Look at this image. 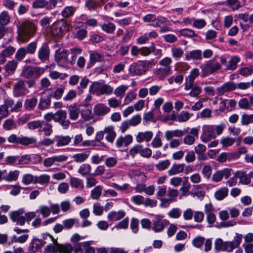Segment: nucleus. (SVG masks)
Segmentation results:
<instances>
[{
	"instance_id": "1",
	"label": "nucleus",
	"mask_w": 253,
	"mask_h": 253,
	"mask_svg": "<svg viewBox=\"0 0 253 253\" xmlns=\"http://www.w3.org/2000/svg\"><path fill=\"white\" fill-rule=\"evenodd\" d=\"M17 28V39L25 43L33 37L36 31V27L34 23L28 20L18 21L16 24Z\"/></svg>"
},
{
	"instance_id": "2",
	"label": "nucleus",
	"mask_w": 253,
	"mask_h": 253,
	"mask_svg": "<svg viewBox=\"0 0 253 253\" xmlns=\"http://www.w3.org/2000/svg\"><path fill=\"white\" fill-rule=\"evenodd\" d=\"M242 238V234L236 233L234 240L231 242H223L221 239H217L214 242V248L218 251L231 252L240 246Z\"/></svg>"
},
{
	"instance_id": "3",
	"label": "nucleus",
	"mask_w": 253,
	"mask_h": 253,
	"mask_svg": "<svg viewBox=\"0 0 253 253\" xmlns=\"http://www.w3.org/2000/svg\"><path fill=\"white\" fill-rule=\"evenodd\" d=\"M156 62L153 59L151 60H139L133 62L129 66V73L133 76H141L144 75L152 65H155Z\"/></svg>"
},
{
	"instance_id": "4",
	"label": "nucleus",
	"mask_w": 253,
	"mask_h": 253,
	"mask_svg": "<svg viewBox=\"0 0 253 253\" xmlns=\"http://www.w3.org/2000/svg\"><path fill=\"white\" fill-rule=\"evenodd\" d=\"M201 77L204 78L209 75L212 74L221 68L219 63L213 60L207 61L204 65L201 66Z\"/></svg>"
},
{
	"instance_id": "5",
	"label": "nucleus",
	"mask_w": 253,
	"mask_h": 253,
	"mask_svg": "<svg viewBox=\"0 0 253 253\" xmlns=\"http://www.w3.org/2000/svg\"><path fill=\"white\" fill-rule=\"evenodd\" d=\"M43 68L40 67L25 66L23 68L20 76L26 79L32 77L39 78L44 73Z\"/></svg>"
},
{
	"instance_id": "6",
	"label": "nucleus",
	"mask_w": 253,
	"mask_h": 253,
	"mask_svg": "<svg viewBox=\"0 0 253 253\" xmlns=\"http://www.w3.org/2000/svg\"><path fill=\"white\" fill-rule=\"evenodd\" d=\"M46 250L50 253H72L73 251L72 246L69 244H59L57 242L46 247Z\"/></svg>"
},
{
	"instance_id": "7",
	"label": "nucleus",
	"mask_w": 253,
	"mask_h": 253,
	"mask_svg": "<svg viewBox=\"0 0 253 253\" xmlns=\"http://www.w3.org/2000/svg\"><path fill=\"white\" fill-rule=\"evenodd\" d=\"M55 60L60 66L68 67L70 65L68 58L67 51L64 49L56 50L55 53Z\"/></svg>"
},
{
	"instance_id": "8",
	"label": "nucleus",
	"mask_w": 253,
	"mask_h": 253,
	"mask_svg": "<svg viewBox=\"0 0 253 253\" xmlns=\"http://www.w3.org/2000/svg\"><path fill=\"white\" fill-rule=\"evenodd\" d=\"M29 93V89L26 86V82L22 80L15 83L13 87L14 96L18 97L26 95Z\"/></svg>"
},
{
	"instance_id": "9",
	"label": "nucleus",
	"mask_w": 253,
	"mask_h": 253,
	"mask_svg": "<svg viewBox=\"0 0 253 253\" xmlns=\"http://www.w3.org/2000/svg\"><path fill=\"white\" fill-rule=\"evenodd\" d=\"M215 132H214L212 125H204L203 126V131L201 136V140L207 143L211 139L215 138Z\"/></svg>"
},
{
	"instance_id": "10",
	"label": "nucleus",
	"mask_w": 253,
	"mask_h": 253,
	"mask_svg": "<svg viewBox=\"0 0 253 253\" xmlns=\"http://www.w3.org/2000/svg\"><path fill=\"white\" fill-rule=\"evenodd\" d=\"M54 122L59 123L63 127L67 128L70 124L69 120L67 119V112L65 110H59L54 114Z\"/></svg>"
},
{
	"instance_id": "11",
	"label": "nucleus",
	"mask_w": 253,
	"mask_h": 253,
	"mask_svg": "<svg viewBox=\"0 0 253 253\" xmlns=\"http://www.w3.org/2000/svg\"><path fill=\"white\" fill-rule=\"evenodd\" d=\"M199 75L200 71L198 68H194L190 71L189 75L185 78V82L184 84L185 90H190L192 84H194L195 80L199 76Z\"/></svg>"
},
{
	"instance_id": "12",
	"label": "nucleus",
	"mask_w": 253,
	"mask_h": 253,
	"mask_svg": "<svg viewBox=\"0 0 253 253\" xmlns=\"http://www.w3.org/2000/svg\"><path fill=\"white\" fill-rule=\"evenodd\" d=\"M65 28V24L58 21H56L51 26L50 32L53 36L60 37L63 35L64 30L63 28Z\"/></svg>"
},
{
	"instance_id": "13",
	"label": "nucleus",
	"mask_w": 253,
	"mask_h": 253,
	"mask_svg": "<svg viewBox=\"0 0 253 253\" xmlns=\"http://www.w3.org/2000/svg\"><path fill=\"white\" fill-rule=\"evenodd\" d=\"M3 104L8 109L9 108V111L11 112L19 111L22 106V101L18 100L14 104V100L11 99H5Z\"/></svg>"
},
{
	"instance_id": "14",
	"label": "nucleus",
	"mask_w": 253,
	"mask_h": 253,
	"mask_svg": "<svg viewBox=\"0 0 253 253\" xmlns=\"http://www.w3.org/2000/svg\"><path fill=\"white\" fill-rule=\"evenodd\" d=\"M50 49L46 44H43L38 49V57L42 62L48 60L49 57Z\"/></svg>"
},
{
	"instance_id": "15",
	"label": "nucleus",
	"mask_w": 253,
	"mask_h": 253,
	"mask_svg": "<svg viewBox=\"0 0 253 253\" xmlns=\"http://www.w3.org/2000/svg\"><path fill=\"white\" fill-rule=\"evenodd\" d=\"M184 55L186 61L201 60L202 59V52L200 49L187 51Z\"/></svg>"
},
{
	"instance_id": "16",
	"label": "nucleus",
	"mask_w": 253,
	"mask_h": 253,
	"mask_svg": "<svg viewBox=\"0 0 253 253\" xmlns=\"http://www.w3.org/2000/svg\"><path fill=\"white\" fill-rule=\"evenodd\" d=\"M153 136V133L151 131H146L144 132H139L135 137L136 141L138 143H141L145 141L149 142L152 139Z\"/></svg>"
},
{
	"instance_id": "17",
	"label": "nucleus",
	"mask_w": 253,
	"mask_h": 253,
	"mask_svg": "<svg viewBox=\"0 0 253 253\" xmlns=\"http://www.w3.org/2000/svg\"><path fill=\"white\" fill-rule=\"evenodd\" d=\"M80 112L81 117L84 121L90 120L93 118L92 107L89 104L82 106Z\"/></svg>"
},
{
	"instance_id": "18",
	"label": "nucleus",
	"mask_w": 253,
	"mask_h": 253,
	"mask_svg": "<svg viewBox=\"0 0 253 253\" xmlns=\"http://www.w3.org/2000/svg\"><path fill=\"white\" fill-rule=\"evenodd\" d=\"M132 140L133 137L131 134H127L125 136H120L116 139V144L118 148H121L123 145L127 146L132 143Z\"/></svg>"
},
{
	"instance_id": "19",
	"label": "nucleus",
	"mask_w": 253,
	"mask_h": 253,
	"mask_svg": "<svg viewBox=\"0 0 253 253\" xmlns=\"http://www.w3.org/2000/svg\"><path fill=\"white\" fill-rule=\"evenodd\" d=\"M126 215V212L123 210H120L118 212L111 211L107 215V219L110 222L119 220L123 218Z\"/></svg>"
},
{
	"instance_id": "20",
	"label": "nucleus",
	"mask_w": 253,
	"mask_h": 253,
	"mask_svg": "<svg viewBox=\"0 0 253 253\" xmlns=\"http://www.w3.org/2000/svg\"><path fill=\"white\" fill-rule=\"evenodd\" d=\"M104 132L106 134L105 139L109 143H112L116 137V133L114 126H108L104 128Z\"/></svg>"
},
{
	"instance_id": "21",
	"label": "nucleus",
	"mask_w": 253,
	"mask_h": 253,
	"mask_svg": "<svg viewBox=\"0 0 253 253\" xmlns=\"http://www.w3.org/2000/svg\"><path fill=\"white\" fill-rule=\"evenodd\" d=\"M110 108L102 103L95 105L93 108V112L97 116H104L110 112Z\"/></svg>"
},
{
	"instance_id": "22",
	"label": "nucleus",
	"mask_w": 253,
	"mask_h": 253,
	"mask_svg": "<svg viewBox=\"0 0 253 253\" xmlns=\"http://www.w3.org/2000/svg\"><path fill=\"white\" fill-rule=\"evenodd\" d=\"M235 175L239 179V182L242 184L247 185L251 182L250 173L247 174L243 171H237L235 172Z\"/></svg>"
},
{
	"instance_id": "23",
	"label": "nucleus",
	"mask_w": 253,
	"mask_h": 253,
	"mask_svg": "<svg viewBox=\"0 0 253 253\" xmlns=\"http://www.w3.org/2000/svg\"><path fill=\"white\" fill-rule=\"evenodd\" d=\"M51 96L41 97L40 99L38 108L40 110H45L48 109L51 104Z\"/></svg>"
},
{
	"instance_id": "24",
	"label": "nucleus",
	"mask_w": 253,
	"mask_h": 253,
	"mask_svg": "<svg viewBox=\"0 0 253 253\" xmlns=\"http://www.w3.org/2000/svg\"><path fill=\"white\" fill-rule=\"evenodd\" d=\"M90 154V152L89 151H85L83 153L73 155L72 158L75 162L82 163L84 162L88 158Z\"/></svg>"
},
{
	"instance_id": "25",
	"label": "nucleus",
	"mask_w": 253,
	"mask_h": 253,
	"mask_svg": "<svg viewBox=\"0 0 253 253\" xmlns=\"http://www.w3.org/2000/svg\"><path fill=\"white\" fill-rule=\"evenodd\" d=\"M184 164H174L168 171V173L171 176L181 173L184 170Z\"/></svg>"
},
{
	"instance_id": "26",
	"label": "nucleus",
	"mask_w": 253,
	"mask_h": 253,
	"mask_svg": "<svg viewBox=\"0 0 253 253\" xmlns=\"http://www.w3.org/2000/svg\"><path fill=\"white\" fill-rule=\"evenodd\" d=\"M102 56L101 54L97 52H90L89 53V60L87 63L86 68L90 69L91 68L96 62L101 60Z\"/></svg>"
},
{
	"instance_id": "27",
	"label": "nucleus",
	"mask_w": 253,
	"mask_h": 253,
	"mask_svg": "<svg viewBox=\"0 0 253 253\" xmlns=\"http://www.w3.org/2000/svg\"><path fill=\"white\" fill-rule=\"evenodd\" d=\"M68 111L70 119L76 121L78 119L80 109L77 105L70 106L68 107Z\"/></svg>"
},
{
	"instance_id": "28",
	"label": "nucleus",
	"mask_w": 253,
	"mask_h": 253,
	"mask_svg": "<svg viewBox=\"0 0 253 253\" xmlns=\"http://www.w3.org/2000/svg\"><path fill=\"white\" fill-rule=\"evenodd\" d=\"M71 140V138L69 136H56L55 141H56V146L57 147H62L68 145Z\"/></svg>"
},
{
	"instance_id": "29",
	"label": "nucleus",
	"mask_w": 253,
	"mask_h": 253,
	"mask_svg": "<svg viewBox=\"0 0 253 253\" xmlns=\"http://www.w3.org/2000/svg\"><path fill=\"white\" fill-rule=\"evenodd\" d=\"M38 104V99L36 97H33L25 100L24 107L26 110L32 111L34 110Z\"/></svg>"
},
{
	"instance_id": "30",
	"label": "nucleus",
	"mask_w": 253,
	"mask_h": 253,
	"mask_svg": "<svg viewBox=\"0 0 253 253\" xmlns=\"http://www.w3.org/2000/svg\"><path fill=\"white\" fill-rule=\"evenodd\" d=\"M240 61V58L238 56H232L227 64L226 70L232 71L235 70L237 67V64Z\"/></svg>"
},
{
	"instance_id": "31",
	"label": "nucleus",
	"mask_w": 253,
	"mask_h": 253,
	"mask_svg": "<svg viewBox=\"0 0 253 253\" xmlns=\"http://www.w3.org/2000/svg\"><path fill=\"white\" fill-rule=\"evenodd\" d=\"M184 135V132L179 129L174 130H167L165 133V137L167 140H170L173 137H181Z\"/></svg>"
},
{
	"instance_id": "32",
	"label": "nucleus",
	"mask_w": 253,
	"mask_h": 253,
	"mask_svg": "<svg viewBox=\"0 0 253 253\" xmlns=\"http://www.w3.org/2000/svg\"><path fill=\"white\" fill-rule=\"evenodd\" d=\"M77 10V7L73 6H67L61 11L63 17L68 18L74 15Z\"/></svg>"
},
{
	"instance_id": "33",
	"label": "nucleus",
	"mask_w": 253,
	"mask_h": 253,
	"mask_svg": "<svg viewBox=\"0 0 253 253\" xmlns=\"http://www.w3.org/2000/svg\"><path fill=\"white\" fill-rule=\"evenodd\" d=\"M82 49L79 47H73L70 49V52L71 54V60H69L70 65H73L76 63L77 56L81 54Z\"/></svg>"
},
{
	"instance_id": "34",
	"label": "nucleus",
	"mask_w": 253,
	"mask_h": 253,
	"mask_svg": "<svg viewBox=\"0 0 253 253\" xmlns=\"http://www.w3.org/2000/svg\"><path fill=\"white\" fill-rule=\"evenodd\" d=\"M228 194V189L226 187H222L217 190L214 194L215 198L218 200L221 201L226 197Z\"/></svg>"
},
{
	"instance_id": "35",
	"label": "nucleus",
	"mask_w": 253,
	"mask_h": 253,
	"mask_svg": "<svg viewBox=\"0 0 253 253\" xmlns=\"http://www.w3.org/2000/svg\"><path fill=\"white\" fill-rule=\"evenodd\" d=\"M102 85L100 83L93 82L89 86V92L97 96L101 95Z\"/></svg>"
},
{
	"instance_id": "36",
	"label": "nucleus",
	"mask_w": 253,
	"mask_h": 253,
	"mask_svg": "<svg viewBox=\"0 0 253 253\" xmlns=\"http://www.w3.org/2000/svg\"><path fill=\"white\" fill-rule=\"evenodd\" d=\"M102 30L107 33L112 34L116 29L115 25L110 22H107L100 24Z\"/></svg>"
},
{
	"instance_id": "37",
	"label": "nucleus",
	"mask_w": 253,
	"mask_h": 253,
	"mask_svg": "<svg viewBox=\"0 0 253 253\" xmlns=\"http://www.w3.org/2000/svg\"><path fill=\"white\" fill-rule=\"evenodd\" d=\"M37 139L34 137L22 136L20 137L19 143L24 146H27L30 144H35Z\"/></svg>"
},
{
	"instance_id": "38",
	"label": "nucleus",
	"mask_w": 253,
	"mask_h": 253,
	"mask_svg": "<svg viewBox=\"0 0 253 253\" xmlns=\"http://www.w3.org/2000/svg\"><path fill=\"white\" fill-rule=\"evenodd\" d=\"M103 3L102 0L96 1L95 0H88L85 3L86 7L89 10H95L97 7L101 6Z\"/></svg>"
},
{
	"instance_id": "39",
	"label": "nucleus",
	"mask_w": 253,
	"mask_h": 253,
	"mask_svg": "<svg viewBox=\"0 0 253 253\" xmlns=\"http://www.w3.org/2000/svg\"><path fill=\"white\" fill-rule=\"evenodd\" d=\"M70 184L72 187L80 189L84 188L83 181L79 178L71 177L70 180Z\"/></svg>"
},
{
	"instance_id": "40",
	"label": "nucleus",
	"mask_w": 253,
	"mask_h": 253,
	"mask_svg": "<svg viewBox=\"0 0 253 253\" xmlns=\"http://www.w3.org/2000/svg\"><path fill=\"white\" fill-rule=\"evenodd\" d=\"M43 123V121L41 120H35L29 122L27 124V127L29 129L31 130H34L36 129H39L40 130V129H42V124Z\"/></svg>"
},
{
	"instance_id": "41",
	"label": "nucleus",
	"mask_w": 253,
	"mask_h": 253,
	"mask_svg": "<svg viewBox=\"0 0 253 253\" xmlns=\"http://www.w3.org/2000/svg\"><path fill=\"white\" fill-rule=\"evenodd\" d=\"M170 165L169 160L160 161L155 165L156 169L159 171H163L167 169Z\"/></svg>"
},
{
	"instance_id": "42",
	"label": "nucleus",
	"mask_w": 253,
	"mask_h": 253,
	"mask_svg": "<svg viewBox=\"0 0 253 253\" xmlns=\"http://www.w3.org/2000/svg\"><path fill=\"white\" fill-rule=\"evenodd\" d=\"M91 168L90 165L88 164H84L81 165L78 169V172L82 175L90 174Z\"/></svg>"
},
{
	"instance_id": "43",
	"label": "nucleus",
	"mask_w": 253,
	"mask_h": 253,
	"mask_svg": "<svg viewBox=\"0 0 253 253\" xmlns=\"http://www.w3.org/2000/svg\"><path fill=\"white\" fill-rule=\"evenodd\" d=\"M40 131H43L44 135L46 136H50L53 132L52 125L51 124L45 122L43 121L42 127V129H40Z\"/></svg>"
},
{
	"instance_id": "44",
	"label": "nucleus",
	"mask_w": 253,
	"mask_h": 253,
	"mask_svg": "<svg viewBox=\"0 0 253 253\" xmlns=\"http://www.w3.org/2000/svg\"><path fill=\"white\" fill-rule=\"evenodd\" d=\"M171 52L172 56L176 60L181 58L184 54L183 50L182 48L179 47H172Z\"/></svg>"
},
{
	"instance_id": "45",
	"label": "nucleus",
	"mask_w": 253,
	"mask_h": 253,
	"mask_svg": "<svg viewBox=\"0 0 253 253\" xmlns=\"http://www.w3.org/2000/svg\"><path fill=\"white\" fill-rule=\"evenodd\" d=\"M102 187L101 186L98 185L94 188L91 191L90 197L92 199L98 200L102 194Z\"/></svg>"
},
{
	"instance_id": "46",
	"label": "nucleus",
	"mask_w": 253,
	"mask_h": 253,
	"mask_svg": "<svg viewBox=\"0 0 253 253\" xmlns=\"http://www.w3.org/2000/svg\"><path fill=\"white\" fill-rule=\"evenodd\" d=\"M140 54L142 56H147L151 53L155 51V46L154 43H152L149 47H143L140 48Z\"/></svg>"
},
{
	"instance_id": "47",
	"label": "nucleus",
	"mask_w": 253,
	"mask_h": 253,
	"mask_svg": "<svg viewBox=\"0 0 253 253\" xmlns=\"http://www.w3.org/2000/svg\"><path fill=\"white\" fill-rule=\"evenodd\" d=\"M89 82L88 79L85 77L82 78L80 82V85L77 88V90L79 94H81L83 92L84 89L87 87Z\"/></svg>"
},
{
	"instance_id": "48",
	"label": "nucleus",
	"mask_w": 253,
	"mask_h": 253,
	"mask_svg": "<svg viewBox=\"0 0 253 253\" xmlns=\"http://www.w3.org/2000/svg\"><path fill=\"white\" fill-rule=\"evenodd\" d=\"M36 212L41 214L43 218H45L50 215V209L47 206L41 205L37 210Z\"/></svg>"
},
{
	"instance_id": "49",
	"label": "nucleus",
	"mask_w": 253,
	"mask_h": 253,
	"mask_svg": "<svg viewBox=\"0 0 253 253\" xmlns=\"http://www.w3.org/2000/svg\"><path fill=\"white\" fill-rule=\"evenodd\" d=\"M27 54L25 47H21L16 52L15 58L17 61H21L25 58Z\"/></svg>"
},
{
	"instance_id": "50",
	"label": "nucleus",
	"mask_w": 253,
	"mask_h": 253,
	"mask_svg": "<svg viewBox=\"0 0 253 253\" xmlns=\"http://www.w3.org/2000/svg\"><path fill=\"white\" fill-rule=\"evenodd\" d=\"M10 22V16L6 11H3L0 14V25L5 26Z\"/></svg>"
},
{
	"instance_id": "51",
	"label": "nucleus",
	"mask_w": 253,
	"mask_h": 253,
	"mask_svg": "<svg viewBox=\"0 0 253 253\" xmlns=\"http://www.w3.org/2000/svg\"><path fill=\"white\" fill-rule=\"evenodd\" d=\"M17 66V62L15 60L8 61L5 65V70L9 74H12Z\"/></svg>"
},
{
	"instance_id": "52",
	"label": "nucleus",
	"mask_w": 253,
	"mask_h": 253,
	"mask_svg": "<svg viewBox=\"0 0 253 253\" xmlns=\"http://www.w3.org/2000/svg\"><path fill=\"white\" fill-rule=\"evenodd\" d=\"M46 4L47 1L46 0H35L32 4L33 8L35 9H42L45 8L46 9Z\"/></svg>"
},
{
	"instance_id": "53",
	"label": "nucleus",
	"mask_w": 253,
	"mask_h": 253,
	"mask_svg": "<svg viewBox=\"0 0 253 253\" xmlns=\"http://www.w3.org/2000/svg\"><path fill=\"white\" fill-rule=\"evenodd\" d=\"M191 91L189 93V95L191 97H197L202 92L201 87L197 84H193L191 88L190 89Z\"/></svg>"
},
{
	"instance_id": "54",
	"label": "nucleus",
	"mask_w": 253,
	"mask_h": 253,
	"mask_svg": "<svg viewBox=\"0 0 253 253\" xmlns=\"http://www.w3.org/2000/svg\"><path fill=\"white\" fill-rule=\"evenodd\" d=\"M3 127L6 130H10L16 128V125L11 119L6 120L3 124Z\"/></svg>"
},
{
	"instance_id": "55",
	"label": "nucleus",
	"mask_w": 253,
	"mask_h": 253,
	"mask_svg": "<svg viewBox=\"0 0 253 253\" xmlns=\"http://www.w3.org/2000/svg\"><path fill=\"white\" fill-rule=\"evenodd\" d=\"M165 226L163 222L160 219L155 220L153 224V229L155 232H160L163 231Z\"/></svg>"
},
{
	"instance_id": "56",
	"label": "nucleus",
	"mask_w": 253,
	"mask_h": 253,
	"mask_svg": "<svg viewBox=\"0 0 253 253\" xmlns=\"http://www.w3.org/2000/svg\"><path fill=\"white\" fill-rule=\"evenodd\" d=\"M37 47V41H34L28 44L25 47L26 52L29 54H34Z\"/></svg>"
},
{
	"instance_id": "57",
	"label": "nucleus",
	"mask_w": 253,
	"mask_h": 253,
	"mask_svg": "<svg viewBox=\"0 0 253 253\" xmlns=\"http://www.w3.org/2000/svg\"><path fill=\"white\" fill-rule=\"evenodd\" d=\"M19 174V171L15 170L14 171H11L5 177H3V178L8 181H14L17 179Z\"/></svg>"
},
{
	"instance_id": "58",
	"label": "nucleus",
	"mask_w": 253,
	"mask_h": 253,
	"mask_svg": "<svg viewBox=\"0 0 253 253\" xmlns=\"http://www.w3.org/2000/svg\"><path fill=\"white\" fill-rule=\"evenodd\" d=\"M104 207L99 203H95L93 205V213L97 216H100L103 213Z\"/></svg>"
},
{
	"instance_id": "59",
	"label": "nucleus",
	"mask_w": 253,
	"mask_h": 253,
	"mask_svg": "<svg viewBox=\"0 0 253 253\" xmlns=\"http://www.w3.org/2000/svg\"><path fill=\"white\" fill-rule=\"evenodd\" d=\"M127 88L128 86L127 85H121L115 89L114 94L117 96L122 97Z\"/></svg>"
},
{
	"instance_id": "60",
	"label": "nucleus",
	"mask_w": 253,
	"mask_h": 253,
	"mask_svg": "<svg viewBox=\"0 0 253 253\" xmlns=\"http://www.w3.org/2000/svg\"><path fill=\"white\" fill-rule=\"evenodd\" d=\"M170 71V67H165L161 68L159 69L157 72V74L159 76V78L160 80H163L165 76L168 75L169 74Z\"/></svg>"
},
{
	"instance_id": "61",
	"label": "nucleus",
	"mask_w": 253,
	"mask_h": 253,
	"mask_svg": "<svg viewBox=\"0 0 253 253\" xmlns=\"http://www.w3.org/2000/svg\"><path fill=\"white\" fill-rule=\"evenodd\" d=\"M188 112L182 111L177 116V120L179 122H185L187 121L192 116Z\"/></svg>"
},
{
	"instance_id": "62",
	"label": "nucleus",
	"mask_w": 253,
	"mask_h": 253,
	"mask_svg": "<svg viewBox=\"0 0 253 253\" xmlns=\"http://www.w3.org/2000/svg\"><path fill=\"white\" fill-rule=\"evenodd\" d=\"M23 213L24 211L22 209L11 212L9 214L10 218L13 222H16L21 216H22Z\"/></svg>"
},
{
	"instance_id": "63",
	"label": "nucleus",
	"mask_w": 253,
	"mask_h": 253,
	"mask_svg": "<svg viewBox=\"0 0 253 253\" xmlns=\"http://www.w3.org/2000/svg\"><path fill=\"white\" fill-rule=\"evenodd\" d=\"M253 123V114H243L241 118V123L243 125H247Z\"/></svg>"
},
{
	"instance_id": "64",
	"label": "nucleus",
	"mask_w": 253,
	"mask_h": 253,
	"mask_svg": "<svg viewBox=\"0 0 253 253\" xmlns=\"http://www.w3.org/2000/svg\"><path fill=\"white\" fill-rule=\"evenodd\" d=\"M42 245L40 242V241L38 239H33L30 244V249L32 250L33 252H35L38 249L41 248L42 247Z\"/></svg>"
}]
</instances>
